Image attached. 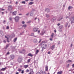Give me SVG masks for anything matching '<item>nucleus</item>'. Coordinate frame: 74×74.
<instances>
[{
  "instance_id": "423d86ee",
  "label": "nucleus",
  "mask_w": 74,
  "mask_h": 74,
  "mask_svg": "<svg viewBox=\"0 0 74 74\" xmlns=\"http://www.w3.org/2000/svg\"><path fill=\"white\" fill-rule=\"evenodd\" d=\"M10 59L12 60L14 59V58H15V56L14 55H10Z\"/></svg>"
},
{
  "instance_id": "b1692460",
  "label": "nucleus",
  "mask_w": 74,
  "mask_h": 74,
  "mask_svg": "<svg viewBox=\"0 0 74 74\" xmlns=\"http://www.w3.org/2000/svg\"><path fill=\"white\" fill-rule=\"evenodd\" d=\"M0 11H4L5 10V9H3L2 8H0Z\"/></svg>"
},
{
  "instance_id": "7ed1b4c3",
  "label": "nucleus",
  "mask_w": 74,
  "mask_h": 74,
  "mask_svg": "<svg viewBox=\"0 0 74 74\" xmlns=\"http://www.w3.org/2000/svg\"><path fill=\"white\" fill-rule=\"evenodd\" d=\"M12 9V6L11 5H10L8 6V10L9 11H11Z\"/></svg>"
},
{
  "instance_id": "6ab92c4d",
  "label": "nucleus",
  "mask_w": 74,
  "mask_h": 74,
  "mask_svg": "<svg viewBox=\"0 0 74 74\" xmlns=\"http://www.w3.org/2000/svg\"><path fill=\"white\" fill-rule=\"evenodd\" d=\"M34 42L35 43H36V42H37V40L36 39H34Z\"/></svg>"
},
{
  "instance_id": "412c9836",
  "label": "nucleus",
  "mask_w": 74,
  "mask_h": 74,
  "mask_svg": "<svg viewBox=\"0 0 74 74\" xmlns=\"http://www.w3.org/2000/svg\"><path fill=\"white\" fill-rule=\"evenodd\" d=\"M29 74H34V72H33V71H32Z\"/></svg>"
},
{
  "instance_id": "e433bc0d",
  "label": "nucleus",
  "mask_w": 74,
  "mask_h": 74,
  "mask_svg": "<svg viewBox=\"0 0 74 74\" xmlns=\"http://www.w3.org/2000/svg\"><path fill=\"white\" fill-rule=\"evenodd\" d=\"M31 36H34V33H32L31 34Z\"/></svg>"
},
{
  "instance_id": "052dcab7",
  "label": "nucleus",
  "mask_w": 74,
  "mask_h": 74,
  "mask_svg": "<svg viewBox=\"0 0 74 74\" xmlns=\"http://www.w3.org/2000/svg\"><path fill=\"white\" fill-rule=\"evenodd\" d=\"M50 53H51V52H50L49 51L48 52V54H50Z\"/></svg>"
},
{
  "instance_id": "4d7b16f0",
  "label": "nucleus",
  "mask_w": 74,
  "mask_h": 74,
  "mask_svg": "<svg viewBox=\"0 0 74 74\" xmlns=\"http://www.w3.org/2000/svg\"><path fill=\"white\" fill-rule=\"evenodd\" d=\"M50 41H52L53 40L51 38H50Z\"/></svg>"
},
{
  "instance_id": "c03bdc74",
  "label": "nucleus",
  "mask_w": 74,
  "mask_h": 74,
  "mask_svg": "<svg viewBox=\"0 0 74 74\" xmlns=\"http://www.w3.org/2000/svg\"><path fill=\"white\" fill-rule=\"evenodd\" d=\"M29 69H27L26 71V72H29Z\"/></svg>"
},
{
  "instance_id": "7c9ffc66",
  "label": "nucleus",
  "mask_w": 74,
  "mask_h": 74,
  "mask_svg": "<svg viewBox=\"0 0 74 74\" xmlns=\"http://www.w3.org/2000/svg\"><path fill=\"white\" fill-rule=\"evenodd\" d=\"M12 18L11 17L9 18V20L10 21H12Z\"/></svg>"
},
{
  "instance_id": "a18cd8bd",
  "label": "nucleus",
  "mask_w": 74,
  "mask_h": 74,
  "mask_svg": "<svg viewBox=\"0 0 74 74\" xmlns=\"http://www.w3.org/2000/svg\"><path fill=\"white\" fill-rule=\"evenodd\" d=\"M67 18H69V16H67L66 17V19H67Z\"/></svg>"
},
{
  "instance_id": "0eeeda50",
  "label": "nucleus",
  "mask_w": 74,
  "mask_h": 74,
  "mask_svg": "<svg viewBox=\"0 0 74 74\" xmlns=\"http://www.w3.org/2000/svg\"><path fill=\"white\" fill-rule=\"evenodd\" d=\"M38 30L37 29V28H34L33 29V32H37Z\"/></svg>"
},
{
  "instance_id": "2eb2a0df",
  "label": "nucleus",
  "mask_w": 74,
  "mask_h": 74,
  "mask_svg": "<svg viewBox=\"0 0 74 74\" xmlns=\"http://www.w3.org/2000/svg\"><path fill=\"white\" fill-rule=\"evenodd\" d=\"M9 45H10V44H8L6 46V47L5 48V49H7L8 47L9 46Z\"/></svg>"
},
{
  "instance_id": "cd10ccee",
  "label": "nucleus",
  "mask_w": 74,
  "mask_h": 74,
  "mask_svg": "<svg viewBox=\"0 0 74 74\" xmlns=\"http://www.w3.org/2000/svg\"><path fill=\"white\" fill-rule=\"evenodd\" d=\"M5 38H7V41H8V42H9V41H8L9 38H7V36H5Z\"/></svg>"
},
{
  "instance_id": "69168bd1",
  "label": "nucleus",
  "mask_w": 74,
  "mask_h": 74,
  "mask_svg": "<svg viewBox=\"0 0 74 74\" xmlns=\"http://www.w3.org/2000/svg\"><path fill=\"white\" fill-rule=\"evenodd\" d=\"M19 15H22V14H19Z\"/></svg>"
},
{
  "instance_id": "3c124183",
  "label": "nucleus",
  "mask_w": 74,
  "mask_h": 74,
  "mask_svg": "<svg viewBox=\"0 0 74 74\" xmlns=\"http://www.w3.org/2000/svg\"><path fill=\"white\" fill-rule=\"evenodd\" d=\"M73 47V44L72 43L71 45H70V47Z\"/></svg>"
},
{
  "instance_id": "e2e57ef3",
  "label": "nucleus",
  "mask_w": 74,
  "mask_h": 74,
  "mask_svg": "<svg viewBox=\"0 0 74 74\" xmlns=\"http://www.w3.org/2000/svg\"><path fill=\"white\" fill-rule=\"evenodd\" d=\"M70 27V25H69L68 26V27Z\"/></svg>"
},
{
  "instance_id": "aec40b11",
  "label": "nucleus",
  "mask_w": 74,
  "mask_h": 74,
  "mask_svg": "<svg viewBox=\"0 0 74 74\" xmlns=\"http://www.w3.org/2000/svg\"><path fill=\"white\" fill-rule=\"evenodd\" d=\"M16 40H17V38H15L14 40V42H16Z\"/></svg>"
},
{
  "instance_id": "4468645a",
  "label": "nucleus",
  "mask_w": 74,
  "mask_h": 74,
  "mask_svg": "<svg viewBox=\"0 0 74 74\" xmlns=\"http://www.w3.org/2000/svg\"><path fill=\"white\" fill-rule=\"evenodd\" d=\"M55 48V45H53L51 46V49L52 50H53Z\"/></svg>"
},
{
  "instance_id": "bf43d9fd",
  "label": "nucleus",
  "mask_w": 74,
  "mask_h": 74,
  "mask_svg": "<svg viewBox=\"0 0 74 74\" xmlns=\"http://www.w3.org/2000/svg\"><path fill=\"white\" fill-rule=\"evenodd\" d=\"M3 42H4L5 43L6 42V41H5V40H4L3 41Z\"/></svg>"
},
{
  "instance_id": "de8ad7c7",
  "label": "nucleus",
  "mask_w": 74,
  "mask_h": 74,
  "mask_svg": "<svg viewBox=\"0 0 74 74\" xmlns=\"http://www.w3.org/2000/svg\"><path fill=\"white\" fill-rule=\"evenodd\" d=\"M71 62V60H69L68 61H67V62Z\"/></svg>"
},
{
  "instance_id": "5fc2aeb1",
  "label": "nucleus",
  "mask_w": 74,
  "mask_h": 74,
  "mask_svg": "<svg viewBox=\"0 0 74 74\" xmlns=\"http://www.w3.org/2000/svg\"><path fill=\"white\" fill-rule=\"evenodd\" d=\"M9 54H10V53H9L8 52L7 53H6V55H9Z\"/></svg>"
},
{
  "instance_id": "f704fd0d",
  "label": "nucleus",
  "mask_w": 74,
  "mask_h": 74,
  "mask_svg": "<svg viewBox=\"0 0 74 74\" xmlns=\"http://www.w3.org/2000/svg\"><path fill=\"white\" fill-rule=\"evenodd\" d=\"M21 73L22 74H23V73H24V70H23L22 71V72H21Z\"/></svg>"
},
{
  "instance_id": "72a5a7b5",
  "label": "nucleus",
  "mask_w": 74,
  "mask_h": 74,
  "mask_svg": "<svg viewBox=\"0 0 74 74\" xmlns=\"http://www.w3.org/2000/svg\"><path fill=\"white\" fill-rule=\"evenodd\" d=\"M18 71H22V70L21 69H18Z\"/></svg>"
},
{
  "instance_id": "5701e85b",
  "label": "nucleus",
  "mask_w": 74,
  "mask_h": 74,
  "mask_svg": "<svg viewBox=\"0 0 74 74\" xmlns=\"http://www.w3.org/2000/svg\"><path fill=\"white\" fill-rule=\"evenodd\" d=\"M53 35H54V34L53 33L51 36V38H53Z\"/></svg>"
},
{
  "instance_id": "dca6fc26",
  "label": "nucleus",
  "mask_w": 74,
  "mask_h": 74,
  "mask_svg": "<svg viewBox=\"0 0 74 74\" xmlns=\"http://www.w3.org/2000/svg\"><path fill=\"white\" fill-rule=\"evenodd\" d=\"M68 25V23H66L65 24V26L66 27H67Z\"/></svg>"
},
{
  "instance_id": "4be33fe9",
  "label": "nucleus",
  "mask_w": 74,
  "mask_h": 74,
  "mask_svg": "<svg viewBox=\"0 0 74 74\" xmlns=\"http://www.w3.org/2000/svg\"><path fill=\"white\" fill-rule=\"evenodd\" d=\"M38 52H39V50H37L36 53V54L37 55V54L38 53Z\"/></svg>"
},
{
  "instance_id": "9d476101",
  "label": "nucleus",
  "mask_w": 74,
  "mask_h": 74,
  "mask_svg": "<svg viewBox=\"0 0 74 74\" xmlns=\"http://www.w3.org/2000/svg\"><path fill=\"white\" fill-rule=\"evenodd\" d=\"M28 56H30L31 57H32V56H33V55L30 53L28 54Z\"/></svg>"
},
{
  "instance_id": "ea45409f",
  "label": "nucleus",
  "mask_w": 74,
  "mask_h": 74,
  "mask_svg": "<svg viewBox=\"0 0 74 74\" xmlns=\"http://www.w3.org/2000/svg\"><path fill=\"white\" fill-rule=\"evenodd\" d=\"M55 21V19H53V18L52 19V21Z\"/></svg>"
},
{
  "instance_id": "680f3d73",
  "label": "nucleus",
  "mask_w": 74,
  "mask_h": 74,
  "mask_svg": "<svg viewBox=\"0 0 74 74\" xmlns=\"http://www.w3.org/2000/svg\"><path fill=\"white\" fill-rule=\"evenodd\" d=\"M54 32L55 33H56V30H54Z\"/></svg>"
},
{
  "instance_id": "c756f323",
  "label": "nucleus",
  "mask_w": 74,
  "mask_h": 74,
  "mask_svg": "<svg viewBox=\"0 0 74 74\" xmlns=\"http://www.w3.org/2000/svg\"><path fill=\"white\" fill-rule=\"evenodd\" d=\"M63 18H61V17H60L59 19H59L58 20V21H60V20H62V19Z\"/></svg>"
},
{
  "instance_id": "a211bd4d",
  "label": "nucleus",
  "mask_w": 74,
  "mask_h": 74,
  "mask_svg": "<svg viewBox=\"0 0 74 74\" xmlns=\"http://www.w3.org/2000/svg\"><path fill=\"white\" fill-rule=\"evenodd\" d=\"M13 15H15L16 14V11L14 12H13Z\"/></svg>"
},
{
  "instance_id": "393cba45",
  "label": "nucleus",
  "mask_w": 74,
  "mask_h": 74,
  "mask_svg": "<svg viewBox=\"0 0 74 74\" xmlns=\"http://www.w3.org/2000/svg\"><path fill=\"white\" fill-rule=\"evenodd\" d=\"M62 73V71L58 72L57 74H61Z\"/></svg>"
},
{
  "instance_id": "58836bf2",
  "label": "nucleus",
  "mask_w": 74,
  "mask_h": 74,
  "mask_svg": "<svg viewBox=\"0 0 74 74\" xmlns=\"http://www.w3.org/2000/svg\"><path fill=\"white\" fill-rule=\"evenodd\" d=\"M69 64H68L66 66V67L67 68H69Z\"/></svg>"
},
{
  "instance_id": "bb28decb",
  "label": "nucleus",
  "mask_w": 74,
  "mask_h": 74,
  "mask_svg": "<svg viewBox=\"0 0 74 74\" xmlns=\"http://www.w3.org/2000/svg\"><path fill=\"white\" fill-rule=\"evenodd\" d=\"M23 27H26V26H27V25H23Z\"/></svg>"
},
{
  "instance_id": "2f4dec72",
  "label": "nucleus",
  "mask_w": 74,
  "mask_h": 74,
  "mask_svg": "<svg viewBox=\"0 0 74 74\" xmlns=\"http://www.w3.org/2000/svg\"><path fill=\"white\" fill-rule=\"evenodd\" d=\"M46 15L47 18H49V15L46 14Z\"/></svg>"
},
{
  "instance_id": "c9c22d12",
  "label": "nucleus",
  "mask_w": 74,
  "mask_h": 74,
  "mask_svg": "<svg viewBox=\"0 0 74 74\" xmlns=\"http://www.w3.org/2000/svg\"><path fill=\"white\" fill-rule=\"evenodd\" d=\"M22 4H25V1H23L22 2Z\"/></svg>"
},
{
  "instance_id": "a19ab883",
  "label": "nucleus",
  "mask_w": 74,
  "mask_h": 74,
  "mask_svg": "<svg viewBox=\"0 0 74 74\" xmlns=\"http://www.w3.org/2000/svg\"><path fill=\"white\" fill-rule=\"evenodd\" d=\"M71 9V8L70 7V6L68 8V9L69 10H70Z\"/></svg>"
},
{
  "instance_id": "39448f33",
  "label": "nucleus",
  "mask_w": 74,
  "mask_h": 74,
  "mask_svg": "<svg viewBox=\"0 0 74 74\" xmlns=\"http://www.w3.org/2000/svg\"><path fill=\"white\" fill-rule=\"evenodd\" d=\"M25 52H26V51L24 49H23L22 51H19V52L20 53H24Z\"/></svg>"
},
{
  "instance_id": "ddd939ff",
  "label": "nucleus",
  "mask_w": 74,
  "mask_h": 74,
  "mask_svg": "<svg viewBox=\"0 0 74 74\" xmlns=\"http://www.w3.org/2000/svg\"><path fill=\"white\" fill-rule=\"evenodd\" d=\"M59 27L60 29H62V28H63V25H61Z\"/></svg>"
},
{
  "instance_id": "6e6552de",
  "label": "nucleus",
  "mask_w": 74,
  "mask_h": 74,
  "mask_svg": "<svg viewBox=\"0 0 74 74\" xmlns=\"http://www.w3.org/2000/svg\"><path fill=\"white\" fill-rule=\"evenodd\" d=\"M7 69V67H5L4 68H2V69H1V71H5V70Z\"/></svg>"
},
{
  "instance_id": "37998d69",
  "label": "nucleus",
  "mask_w": 74,
  "mask_h": 74,
  "mask_svg": "<svg viewBox=\"0 0 74 74\" xmlns=\"http://www.w3.org/2000/svg\"><path fill=\"white\" fill-rule=\"evenodd\" d=\"M36 74H41V73H40V72H37Z\"/></svg>"
},
{
  "instance_id": "49530a36",
  "label": "nucleus",
  "mask_w": 74,
  "mask_h": 74,
  "mask_svg": "<svg viewBox=\"0 0 74 74\" xmlns=\"http://www.w3.org/2000/svg\"><path fill=\"white\" fill-rule=\"evenodd\" d=\"M9 29V27H8V26L6 27V29Z\"/></svg>"
},
{
  "instance_id": "a878e982",
  "label": "nucleus",
  "mask_w": 74,
  "mask_h": 74,
  "mask_svg": "<svg viewBox=\"0 0 74 74\" xmlns=\"http://www.w3.org/2000/svg\"><path fill=\"white\" fill-rule=\"evenodd\" d=\"M42 74H47V73H46V72H45V71L44 72H42Z\"/></svg>"
},
{
  "instance_id": "f8f14e48",
  "label": "nucleus",
  "mask_w": 74,
  "mask_h": 74,
  "mask_svg": "<svg viewBox=\"0 0 74 74\" xmlns=\"http://www.w3.org/2000/svg\"><path fill=\"white\" fill-rule=\"evenodd\" d=\"M24 67L25 69H26V68H27V67H29V65H24Z\"/></svg>"
},
{
  "instance_id": "f257e3e1",
  "label": "nucleus",
  "mask_w": 74,
  "mask_h": 74,
  "mask_svg": "<svg viewBox=\"0 0 74 74\" xmlns=\"http://www.w3.org/2000/svg\"><path fill=\"white\" fill-rule=\"evenodd\" d=\"M42 49H45L47 48V45L46 44H44L42 45Z\"/></svg>"
},
{
  "instance_id": "603ef678",
  "label": "nucleus",
  "mask_w": 74,
  "mask_h": 74,
  "mask_svg": "<svg viewBox=\"0 0 74 74\" xmlns=\"http://www.w3.org/2000/svg\"><path fill=\"white\" fill-rule=\"evenodd\" d=\"M30 16H33V13H31L30 14Z\"/></svg>"
},
{
  "instance_id": "338daca9",
  "label": "nucleus",
  "mask_w": 74,
  "mask_h": 74,
  "mask_svg": "<svg viewBox=\"0 0 74 74\" xmlns=\"http://www.w3.org/2000/svg\"><path fill=\"white\" fill-rule=\"evenodd\" d=\"M16 74H19V73H18V72H17V73H16Z\"/></svg>"
},
{
  "instance_id": "864d4df0",
  "label": "nucleus",
  "mask_w": 74,
  "mask_h": 74,
  "mask_svg": "<svg viewBox=\"0 0 74 74\" xmlns=\"http://www.w3.org/2000/svg\"><path fill=\"white\" fill-rule=\"evenodd\" d=\"M6 22V21H3V23L5 24V23Z\"/></svg>"
},
{
  "instance_id": "6e6d98bb",
  "label": "nucleus",
  "mask_w": 74,
  "mask_h": 74,
  "mask_svg": "<svg viewBox=\"0 0 74 74\" xmlns=\"http://www.w3.org/2000/svg\"><path fill=\"white\" fill-rule=\"evenodd\" d=\"M57 25H58V26H60V24L58 23V24Z\"/></svg>"
},
{
  "instance_id": "20e7f679",
  "label": "nucleus",
  "mask_w": 74,
  "mask_h": 74,
  "mask_svg": "<svg viewBox=\"0 0 74 74\" xmlns=\"http://www.w3.org/2000/svg\"><path fill=\"white\" fill-rule=\"evenodd\" d=\"M71 24H72V23H74V17L72 18L71 19Z\"/></svg>"
},
{
  "instance_id": "4c0bfd02",
  "label": "nucleus",
  "mask_w": 74,
  "mask_h": 74,
  "mask_svg": "<svg viewBox=\"0 0 74 74\" xmlns=\"http://www.w3.org/2000/svg\"><path fill=\"white\" fill-rule=\"evenodd\" d=\"M45 33V32H44V33H42L41 34L42 35H43V34H44V33Z\"/></svg>"
},
{
  "instance_id": "79ce46f5",
  "label": "nucleus",
  "mask_w": 74,
  "mask_h": 74,
  "mask_svg": "<svg viewBox=\"0 0 74 74\" xmlns=\"http://www.w3.org/2000/svg\"><path fill=\"white\" fill-rule=\"evenodd\" d=\"M29 14V13H28L26 14V16H28Z\"/></svg>"
},
{
  "instance_id": "473e14b6",
  "label": "nucleus",
  "mask_w": 74,
  "mask_h": 74,
  "mask_svg": "<svg viewBox=\"0 0 74 74\" xmlns=\"http://www.w3.org/2000/svg\"><path fill=\"white\" fill-rule=\"evenodd\" d=\"M30 62V59H29L27 60V62H28V63H29Z\"/></svg>"
},
{
  "instance_id": "9b49d317",
  "label": "nucleus",
  "mask_w": 74,
  "mask_h": 74,
  "mask_svg": "<svg viewBox=\"0 0 74 74\" xmlns=\"http://www.w3.org/2000/svg\"><path fill=\"white\" fill-rule=\"evenodd\" d=\"M34 4V2H30L29 3V5H32V4Z\"/></svg>"
},
{
  "instance_id": "8fccbe9b",
  "label": "nucleus",
  "mask_w": 74,
  "mask_h": 74,
  "mask_svg": "<svg viewBox=\"0 0 74 74\" xmlns=\"http://www.w3.org/2000/svg\"><path fill=\"white\" fill-rule=\"evenodd\" d=\"M41 39H40L39 40V42L40 43V42H41Z\"/></svg>"
},
{
  "instance_id": "0e129e2a",
  "label": "nucleus",
  "mask_w": 74,
  "mask_h": 74,
  "mask_svg": "<svg viewBox=\"0 0 74 74\" xmlns=\"http://www.w3.org/2000/svg\"><path fill=\"white\" fill-rule=\"evenodd\" d=\"M72 66L73 67H74V64H73L72 65Z\"/></svg>"
},
{
  "instance_id": "1a4fd4ad",
  "label": "nucleus",
  "mask_w": 74,
  "mask_h": 74,
  "mask_svg": "<svg viewBox=\"0 0 74 74\" xmlns=\"http://www.w3.org/2000/svg\"><path fill=\"white\" fill-rule=\"evenodd\" d=\"M21 60L22 59L21 58H18V61L19 63H21Z\"/></svg>"
},
{
  "instance_id": "09e8293b",
  "label": "nucleus",
  "mask_w": 74,
  "mask_h": 74,
  "mask_svg": "<svg viewBox=\"0 0 74 74\" xmlns=\"http://www.w3.org/2000/svg\"><path fill=\"white\" fill-rule=\"evenodd\" d=\"M22 24H25V22L23 21L22 22Z\"/></svg>"
},
{
  "instance_id": "13d9d810",
  "label": "nucleus",
  "mask_w": 74,
  "mask_h": 74,
  "mask_svg": "<svg viewBox=\"0 0 74 74\" xmlns=\"http://www.w3.org/2000/svg\"><path fill=\"white\" fill-rule=\"evenodd\" d=\"M18 3V2H16V4H17Z\"/></svg>"
},
{
  "instance_id": "774afa93",
  "label": "nucleus",
  "mask_w": 74,
  "mask_h": 74,
  "mask_svg": "<svg viewBox=\"0 0 74 74\" xmlns=\"http://www.w3.org/2000/svg\"><path fill=\"white\" fill-rule=\"evenodd\" d=\"M71 8H73V7L72 6H70Z\"/></svg>"
},
{
  "instance_id": "f3484780",
  "label": "nucleus",
  "mask_w": 74,
  "mask_h": 74,
  "mask_svg": "<svg viewBox=\"0 0 74 74\" xmlns=\"http://www.w3.org/2000/svg\"><path fill=\"white\" fill-rule=\"evenodd\" d=\"M49 9H47L46 10H45V11H47V12H49Z\"/></svg>"
},
{
  "instance_id": "c85d7f7f",
  "label": "nucleus",
  "mask_w": 74,
  "mask_h": 74,
  "mask_svg": "<svg viewBox=\"0 0 74 74\" xmlns=\"http://www.w3.org/2000/svg\"><path fill=\"white\" fill-rule=\"evenodd\" d=\"M46 70L47 71H48V66H46L45 67Z\"/></svg>"
},
{
  "instance_id": "f03ea898",
  "label": "nucleus",
  "mask_w": 74,
  "mask_h": 74,
  "mask_svg": "<svg viewBox=\"0 0 74 74\" xmlns=\"http://www.w3.org/2000/svg\"><path fill=\"white\" fill-rule=\"evenodd\" d=\"M14 19L16 22H18L19 20V17L18 16H16L15 18H14Z\"/></svg>"
}]
</instances>
